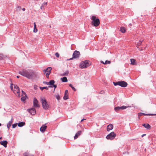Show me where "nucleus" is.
I'll list each match as a JSON object with an SVG mask.
<instances>
[{"mask_svg": "<svg viewBox=\"0 0 156 156\" xmlns=\"http://www.w3.org/2000/svg\"><path fill=\"white\" fill-rule=\"evenodd\" d=\"M5 58L4 56L2 54H0V60L3 59Z\"/></svg>", "mask_w": 156, "mask_h": 156, "instance_id": "72a5a7b5", "label": "nucleus"}, {"mask_svg": "<svg viewBox=\"0 0 156 156\" xmlns=\"http://www.w3.org/2000/svg\"><path fill=\"white\" fill-rule=\"evenodd\" d=\"M27 111L31 115H34L36 113V110L34 108H31L30 109H27Z\"/></svg>", "mask_w": 156, "mask_h": 156, "instance_id": "0eeeda50", "label": "nucleus"}, {"mask_svg": "<svg viewBox=\"0 0 156 156\" xmlns=\"http://www.w3.org/2000/svg\"><path fill=\"white\" fill-rule=\"evenodd\" d=\"M111 63V61H109L106 60L104 64H110Z\"/></svg>", "mask_w": 156, "mask_h": 156, "instance_id": "f704fd0d", "label": "nucleus"}, {"mask_svg": "<svg viewBox=\"0 0 156 156\" xmlns=\"http://www.w3.org/2000/svg\"><path fill=\"white\" fill-rule=\"evenodd\" d=\"M78 137V132H77L74 136V139H76Z\"/></svg>", "mask_w": 156, "mask_h": 156, "instance_id": "e433bc0d", "label": "nucleus"}, {"mask_svg": "<svg viewBox=\"0 0 156 156\" xmlns=\"http://www.w3.org/2000/svg\"><path fill=\"white\" fill-rule=\"evenodd\" d=\"M55 55L57 57H58L59 56V54L58 52L56 53Z\"/></svg>", "mask_w": 156, "mask_h": 156, "instance_id": "a19ab883", "label": "nucleus"}, {"mask_svg": "<svg viewBox=\"0 0 156 156\" xmlns=\"http://www.w3.org/2000/svg\"><path fill=\"white\" fill-rule=\"evenodd\" d=\"M25 125V123L24 122H19L18 124V126L21 127Z\"/></svg>", "mask_w": 156, "mask_h": 156, "instance_id": "a211bd4d", "label": "nucleus"}, {"mask_svg": "<svg viewBox=\"0 0 156 156\" xmlns=\"http://www.w3.org/2000/svg\"><path fill=\"white\" fill-rule=\"evenodd\" d=\"M49 69H52V68L51 67H48L46 69H45L44 70V73H46L47 72H48V70Z\"/></svg>", "mask_w": 156, "mask_h": 156, "instance_id": "c85d7f7f", "label": "nucleus"}, {"mask_svg": "<svg viewBox=\"0 0 156 156\" xmlns=\"http://www.w3.org/2000/svg\"><path fill=\"white\" fill-rule=\"evenodd\" d=\"M52 87L50 86H49L48 87H40V88L41 90H43L44 89H46L47 90H48V87Z\"/></svg>", "mask_w": 156, "mask_h": 156, "instance_id": "5701e85b", "label": "nucleus"}, {"mask_svg": "<svg viewBox=\"0 0 156 156\" xmlns=\"http://www.w3.org/2000/svg\"><path fill=\"white\" fill-rule=\"evenodd\" d=\"M61 80H62V82H67L68 80L66 77L64 76L62 78H61Z\"/></svg>", "mask_w": 156, "mask_h": 156, "instance_id": "f3484780", "label": "nucleus"}, {"mask_svg": "<svg viewBox=\"0 0 156 156\" xmlns=\"http://www.w3.org/2000/svg\"><path fill=\"white\" fill-rule=\"evenodd\" d=\"M143 115V113L140 112L138 113V116H141Z\"/></svg>", "mask_w": 156, "mask_h": 156, "instance_id": "49530a36", "label": "nucleus"}, {"mask_svg": "<svg viewBox=\"0 0 156 156\" xmlns=\"http://www.w3.org/2000/svg\"><path fill=\"white\" fill-rule=\"evenodd\" d=\"M69 86L74 91H75L76 90L75 89V88L73 86L72 84H69Z\"/></svg>", "mask_w": 156, "mask_h": 156, "instance_id": "c756f323", "label": "nucleus"}, {"mask_svg": "<svg viewBox=\"0 0 156 156\" xmlns=\"http://www.w3.org/2000/svg\"><path fill=\"white\" fill-rule=\"evenodd\" d=\"M69 74V71H66V72L63 73L62 74V76H67Z\"/></svg>", "mask_w": 156, "mask_h": 156, "instance_id": "473e14b6", "label": "nucleus"}, {"mask_svg": "<svg viewBox=\"0 0 156 156\" xmlns=\"http://www.w3.org/2000/svg\"><path fill=\"white\" fill-rule=\"evenodd\" d=\"M68 98V91L67 90H66L65 91L64 96L63 97V99L65 100H66Z\"/></svg>", "mask_w": 156, "mask_h": 156, "instance_id": "9b49d317", "label": "nucleus"}, {"mask_svg": "<svg viewBox=\"0 0 156 156\" xmlns=\"http://www.w3.org/2000/svg\"><path fill=\"white\" fill-rule=\"evenodd\" d=\"M21 9V7L20 6H18L16 8V10L17 11H20Z\"/></svg>", "mask_w": 156, "mask_h": 156, "instance_id": "58836bf2", "label": "nucleus"}, {"mask_svg": "<svg viewBox=\"0 0 156 156\" xmlns=\"http://www.w3.org/2000/svg\"><path fill=\"white\" fill-rule=\"evenodd\" d=\"M55 81L54 80H51L49 82L48 85H53L55 83Z\"/></svg>", "mask_w": 156, "mask_h": 156, "instance_id": "4be33fe9", "label": "nucleus"}, {"mask_svg": "<svg viewBox=\"0 0 156 156\" xmlns=\"http://www.w3.org/2000/svg\"><path fill=\"white\" fill-rule=\"evenodd\" d=\"M155 115H156V114H155Z\"/></svg>", "mask_w": 156, "mask_h": 156, "instance_id": "0e129e2a", "label": "nucleus"}, {"mask_svg": "<svg viewBox=\"0 0 156 156\" xmlns=\"http://www.w3.org/2000/svg\"><path fill=\"white\" fill-rule=\"evenodd\" d=\"M113 128V125L112 124H109L107 127V130L108 131H109L110 130H112Z\"/></svg>", "mask_w": 156, "mask_h": 156, "instance_id": "ddd939ff", "label": "nucleus"}, {"mask_svg": "<svg viewBox=\"0 0 156 156\" xmlns=\"http://www.w3.org/2000/svg\"><path fill=\"white\" fill-rule=\"evenodd\" d=\"M104 93H105V92L103 90H101L99 92V94H104Z\"/></svg>", "mask_w": 156, "mask_h": 156, "instance_id": "37998d69", "label": "nucleus"}, {"mask_svg": "<svg viewBox=\"0 0 156 156\" xmlns=\"http://www.w3.org/2000/svg\"><path fill=\"white\" fill-rule=\"evenodd\" d=\"M146 135V134H143L142 135V137H143L144 136Z\"/></svg>", "mask_w": 156, "mask_h": 156, "instance_id": "4d7b16f0", "label": "nucleus"}, {"mask_svg": "<svg viewBox=\"0 0 156 156\" xmlns=\"http://www.w3.org/2000/svg\"><path fill=\"white\" fill-rule=\"evenodd\" d=\"M78 57V51L76 50L74 51L73 55V57L68 59V60H71L73 58H76Z\"/></svg>", "mask_w": 156, "mask_h": 156, "instance_id": "6e6552de", "label": "nucleus"}, {"mask_svg": "<svg viewBox=\"0 0 156 156\" xmlns=\"http://www.w3.org/2000/svg\"><path fill=\"white\" fill-rule=\"evenodd\" d=\"M14 90H13V91L14 93L16 94L17 93L18 94V96L19 97H20V88L18 87V86L16 85H14Z\"/></svg>", "mask_w": 156, "mask_h": 156, "instance_id": "423d86ee", "label": "nucleus"}, {"mask_svg": "<svg viewBox=\"0 0 156 156\" xmlns=\"http://www.w3.org/2000/svg\"><path fill=\"white\" fill-rule=\"evenodd\" d=\"M114 86L119 85L120 84V81H118L117 82H113Z\"/></svg>", "mask_w": 156, "mask_h": 156, "instance_id": "bb28decb", "label": "nucleus"}, {"mask_svg": "<svg viewBox=\"0 0 156 156\" xmlns=\"http://www.w3.org/2000/svg\"><path fill=\"white\" fill-rule=\"evenodd\" d=\"M23 156H34L32 154H30L26 152L23 154Z\"/></svg>", "mask_w": 156, "mask_h": 156, "instance_id": "b1692460", "label": "nucleus"}, {"mask_svg": "<svg viewBox=\"0 0 156 156\" xmlns=\"http://www.w3.org/2000/svg\"><path fill=\"white\" fill-rule=\"evenodd\" d=\"M120 31L122 33H125L126 32V30L124 27H122L120 28Z\"/></svg>", "mask_w": 156, "mask_h": 156, "instance_id": "6ab92c4d", "label": "nucleus"}, {"mask_svg": "<svg viewBox=\"0 0 156 156\" xmlns=\"http://www.w3.org/2000/svg\"><path fill=\"white\" fill-rule=\"evenodd\" d=\"M41 101L42 103L43 108L44 109H48L49 108V106L47 104L46 100L44 98H41Z\"/></svg>", "mask_w": 156, "mask_h": 156, "instance_id": "20e7f679", "label": "nucleus"}, {"mask_svg": "<svg viewBox=\"0 0 156 156\" xmlns=\"http://www.w3.org/2000/svg\"><path fill=\"white\" fill-rule=\"evenodd\" d=\"M155 114H146L144 113H143V115H155Z\"/></svg>", "mask_w": 156, "mask_h": 156, "instance_id": "4c0bfd02", "label": "nucleus"}, {"mask_svg": "<svg viewBox=\"0 0 156 156\" xmlns=\"http://www.w3.org/2000/svg\"><path fill=\"white\" fill-rule=\"evenodd\" d=\"M141 43H142V42H141L140 41H139L138 44V45H139V46L140 45H141Z\"/></svg>", "mask_w": 156, "mask_h": 156, "instance_id": "3c124183", "label": "nucleus"}, {"mask_svg": "<svg viewBox=\"0 0 156 156\" xmlns=\"http://www.w3.org/2000/svg\"><path fill=\"white\" fill-rule=\"evenodd\" d=\"M37 30L36 28H36L35 29V28H34V32L35 33H36V32H37Z\"/></svg>", "mask_w": 156, "mask_h": 156, "instance_id": "de8ad7c7", "label": "nucleus"}, {"mask_svg": "<svg viewBox=\"0 0 156 156\" xmlns=\"http://www.w3.org/2000/svg\"><path fill=\"white\" fill-rule=\"evenodd\" d=\"M7 144L8 142L6 140H5L1 142V144L5 147H7Z\"/></svg>", "mask_w": 156, "mask_h": 156, "instance_id": "4468645a", "label": "nucleus"}, {"mask_svg": "<svg viewBox=\"0 0 156 156\" xmlns=\"http://www.w3.org/2000/svg\"><path fill=\"white\" fill-rule=\"evenodd\" d=\"M26 97H27V96L26 95H25L24 96H22L21 98V101H24L26 99Z\"/></svg>", "mask_w": 156, "mask_h": 156, "instance_id": "393cba45", "label": "nucleus"}, {"mask_svg": "<svg viewBox=\"0 0 156 156\" xmlns=\"http://www.w3.org/2000/svg\"><path fill=\"white\" fill-rule=\"evenodd\" d=\"M86 119H81V122H82V121H83V120H86Z\"/></svg>", "mask_w": 156, "mask_h": 156, "instance_id": "864d4df0", "label": "nucleus"}, {"mask_svg": "<svg viewBox=\"0 0 156 156\" xmlns=\"http://www.w3.org/2000/svg\"><path fill=\"white\" fill-rule=\"evenodd\" d=\"M43 83H44V84H45L47 85H48V83H49V82H46V81H44L43 82Z\"/></svg>", "mask_w": 156, "mask_h": 156, "instance_id": "a18cd8bd", "label": "nucleus"}, {"mask_svg": "<svg viewBox=\"0 0 156 156\" xmlns=\"http://www.w3.org/2000/svg\"><path fill=\"white\" fill-rule=\"evenodd\" d=\"M16 77H17V78H20V76H16Z\"/></svg>", "mask_w": 156, "mask_h": 156, "instance_id": "bf43d9fd", "label": "nucleus"}, {"mask_svg": "<svg viewBox=\"0 0 156 156\" xmlns=\"http://www.w3.org/2000/svg\"><path fill=\"white\" fill-rule=\"evenodd\" d=\"M47 127V126H45V125H43L40 128V131L42 132H44Z\"/></svg>", "mask_w": 156, "mask_h": 156, "instance_id": "f8f14e48", "label": "nucleus"}, {"mask_svg": "<svg viewBox=\"0 0 156 156\" xmlns=\"http://www.w3.org/2000/svg\"><path fill=\"white\" fill-rule=\"evenodd\" d=\"M53 87H54V90L56 88L57 85H56L53 84Z\"/></svg>", "mask_w": 156, "mask_h": 156, "instance_id": "09e8293b", "label": "nucleus"}, {"mask_svg": "<svg viewBox=\"0 0 156 156\" xmlns=\"http://www.w3.org/2000/svg\"><path fill=\"white\" fill-rule=\"evenodd\" d=\"M131 64L132 65H134L135 62V60L134 59H130Z\"/></svg>", "mask_w": 156, "mask_h": 156, "instance_id": "a878e982", "label": "nucleus"}, {"mask_svg": "<svg viewBox=\"0 0 156 156\" xmlns=\"http://www.w3.org/2000/svg\"><path fill=\"white\" fill-rule=\"evenodd\" d=\"M55 97L58 100H60V97L58 94L55 95Z\"/></svg>", "mask_w": 156, "mask_h": 156, "instance_id": "7c9ffc66", "label": "nucleus"}, {"mask_svg": "<svg viewBox=\"0 0 156 156\" xmlns=\"http://www.w3.org/2000/svg\"><path fill=\"white\" fill-rule=\"evenodd\" d=\"M44 7V6H43V5H42L41 6V9H42Z\"/></svg>", "mask_w": 156, "mask_h": 156, "instance_id": "603ef678", "label": "nucleus"}, {"mask_svg": "<svg viewBox=\"0 0 156 156\" xmlns=\"http://www.w3.org/2000/svg\"><path fill=\"white\" fill-rule=\"evenodd\" d=\"M22 96L24 95H26V94L25 92H24L23 90H22Z\"/></svg>", "mask_w": 156, "mask_h": 156, "instance_id": "c03bdc74", "label": "nucleus"}, {"mask_svg": "<svg viewBox=\"0 0 156 156\" xmlns=\"http://www.w3.org/2000/svg\"><path fill=\"white\" fill-rule=\"evenodd\" d=\"M101 62L103 64H104V63H105V62H104L102 61H101Z\"/></svg>", "mask_w": 156, "mask_h": 156, "instance_id": "13d9d810", "label": "nucleus"}, {"mask_svg": "<svg viewBox=\"0 0 156 156\" xmlns=\"http://www.w3.org/2000/svg\"><path fill=\"white\" fill-rule=\"evenodd\" d=\"M2 137H0V139H2Z\"/></svg>", "mask_w": 156, "mask_h": 156, "instance_id": "e2e57ef3", "label": "nucleus"}, {"mask_svg": "<svg viewBox=\"0 0 156 156\" xmlns=\"http://www.w3.org/2000/svg\"><path fill=\"white\" fill-rule=\"evenodd\" d=\"M13 121V119L12 118L10 121H9L7 124V126L8 129H9Z\"/></svg>", "mask_w": 156, "mask_h": 156, "instance_id": "2eb2a0df", "label": "nucleus"}, {"mask_svg": "<svg viewBox=\"0 0 156 156\" xmlns=\"http://www.w3.org/2000/svg\"><path fill=\"white\" fill-rule=\"evenodd\" d=\"M38 101L37 99L34 98V106L35 107H39L40 106L38 104Z\"/></svg>", "mask_w": 156, "mask_h": 156, "instance_id": "9d476101", "label": "nucleus"}, {"mask_svg": "<svg viewBox=\"0 0 156 156\" xmlns=\"http://www.w3.org/2000/svg\"><path fill=\"white\" fill-rule=\"evenodd\" d=\"M13 84L11 83L10 86V88L11 90L13 91V90H13Z\"/></svg>", "mask_w": 156, "mask_h": 156, "instance_id": "ea45409f", "label": "nucleus"}, {"mask_svg": "<svg viewBox=\"0 0 156 156\" xmlns=\"http://www.w3.org/2000/svg\"><path fill=\"white\" fill-rule=\"evenodd\" d=\"M22 10L23 11H25V8H23L22 9Z\"/></svg>", "mask_w": 156, "mask_h": 156, "instance_id": "6e6d98bb", "label": "nucleus"}, {"mask_svg": "<svg viewBox=\"0 0 156 156\" xmlns=\"http://www.w3.org/2000/svg\"><path fill=\"white\" fill-rule=\"evenodd\" d=\"M115 110L116 112H118L121 109L120 107L117 106L115 108Z\"/></svg>", "mask_w": 156, "mask_h": 156, "instance_id": "412c9836", "label": "nucleus"}, {"mask_svg": "<svg viewBox=\"0 0 156 156\" xmlns=\"http://www.w3.org/2000/svg\"><path fill=\"white\" fill-rule=\"evenodd\" d=\"M47 2H44V3H43L42 5H43V6H44V5H47Z\"/></svg>", "mask_w": 156, "mask_h": 156, "instance_id": "8fccbe9b", "label": "nucleus"}, {"mask_svg": "<svg viewBox=\"0 0 156 156\" xmlns=\"http://www.w3.org/2000/svg\"><path fill=\"white\" fill-rule=\"evenodd\" d=\"M17 125V123H16L14 124H12V128H15L16 127Z\"/></svg>", "mask_w": 156, "mask_h": 156, "instance_id": "c9c22d12", "label": "nucleus"}, {"mask_svg": "<svg viewBox=\"0 0 156 156\" xmlns=\"http://www.w3.org/2000/svg\"><path fill=\"white\" fill-rule=\"evenodd\" d=\"M116 136V134L114 132H112L108 134L106 136V138L108 140H113Z\"/></svg>", "mask_w": 156, "mask_h": 156, "instance_id": "39448f33", "label": "nucleus"}, {"mask_svg": "<svg viewBox=\"0 0 156 156\" xmlns=\"http://www.w3.org/2000/svg\"><path fill=\"white\" fill-rule=\"evenodd\" d=\"M84 131L83 129L82 130H81L80 131H79V136L82 134V133Z\"/></svg>", "mask_w": 156, "mask_h": 156, "instance_id": "79ce46f5", "label": "nucleus"}, {"mask_svg": "<svg viewBox=\"0 0 156 156\" xmlns=\"http://www.w3.org/2000/svg\"><path fill=\"white\" fill-rule=\"evenodd\" d=\"M91 19L92 20L91 24L95 27L98 26L100 23V20L99 19L96 18L95 16H92Z\"/></svg>", "mask_w": 156, "mask_h": 156, "instance_id": "7ed1b4c3", "label": "nucleus"}, {"mask_svg": "<svg viewBox=\"0 0 156 156\" xmlns=\"http://www.w3.org/2000/svg\"><path fill=\"white\" fill-rule=\"evenodd\" d=\"M142 126H144L146 128H147L148 129H150L151 127V126L148 123L143 124Z\"/></svg>", "mask_w": 156, "mask_h": 156, "instance_id": "dca6fc26", "label": "nucleus"}, {"mask_svg": "<svg viewBox=\"0 0 156 156\" xmlns=\"http://www.w3.org/2000/svg\"><path fill=\"white\" fill-rule=\"evenodd\" d=\"M78 53H79V55H80V52L79 51L78 52Z\"/></svg>", "mask_w": 156, "mask_h": 156, "instance_id": "052dcab7", "label": "nucleus"}, {"mask_svg": "<svg viewBox=\"0 0 156 156\" xmlns=\"http://www.w3.org/2000/svg\"><path fill=\"white\" fill-rule=\"evenodd\" d=\"M51 69H49L48 70V71L46 73V76L47 78H49V76L51 73Z\"/></svg>", "mask_w": 156, "mask_h": 156, "instance_id": "aec40b11", "label": "nucleus"}, {"mask_svg": "<svg viewBox=\"0 0 156 156\" xmlns=\"http://www.w3.org/2000/svg\"><path fill=\"white\" fill-rule=\"evenodd\" d=\"M49 69H52V68L51 67H48L46 69H45L44 70V73H46L47 72H48V70Z\"/></svg>", "mask_w": 156, "mask_h": 156, "instance_id": "cd10ccee", "label": "nucleus"}, {"mask_svg": "<svg viewBox=\"0 0 156 156\" xmlns=\"http://www.w3.org/2000/svg\"><path fill=\"white\" fill-rule=\"evenodd\" d=\"M128 84L125 81H120L119 86L123 87H125L127 86Z\"/></svg>", "mask_w": 156, "mask_h": 156, "instance_id": "1a4fd4ad", "label": "nucleus"}, {"mask_svg": "<svg viewBox=\"0 0 156 156\" xmlns=\"http://www.w3.org/2000/svg\"><path fill=\"white\" fill-rule=\"evenodd\" d=\"M2 124L1 123H0V126H1Z\"/></svg>", "mask_w": 156, "mask_h": 156, "instance_id": "680f3d73", "label": "nucleus"}, {"mask_svg": "<svg viewBox=\"0 0 156 156\" xmlns=\"http://www.w3.org/2000/svg\"><path fill=\"white\" fill-rule=\"evenodd\" d=\"M34 28H35V29L36 28V25L35 23H34Z\"/></svg>", "mask_w": 156, "mask_h": 156, "instance_id": "5fc2aeb1", "label": "nucleus"}, {"mask_svg": "<svg viewBox=\"0 0 156 156\" xmlns=\"http://www.w3.org/2000/svg\"><path fill=\"white\" fill-rule=\"evenodd\" d=\"M18 73L29 79H32L36 76V74L35 72L32 70L28 69L27 70L23 69L19 71Z\"/></svg>", "mask_w": 156, "mask_h": 156, "instance_id": "f257e3e1", "label": "nucleus"}, {"mask_svg": "<svg viewBox=\"0 0 156 156\" xmlns=\"http://www.w3.org/2000/svg\"><path fill=\"white\" fill-rule=\"evenodd\" d=\"M91 65L90 62L88 60H85L82 62L80 64V68L83 69L87 68Z\"/></svg>", "mask_w": 156, "mask_h": 156, "instance_id": "f03ea898", "label": "nucleus"}, {"mask_svg": "<svg viewBox=\"0 0 156 156\" xmlns=\"http://www.w3.org/2000/svg\"><path fill=\"white\" fill-rule=\"evenodd\" d=\"M128 107L125 106H122L120 107L121 109H125L126 108Z\"/></svg>", "mask_w": 156, "mask_h": 156, "instance_id": "2f4dec72", "label": "nucleus"}]
</instances>
